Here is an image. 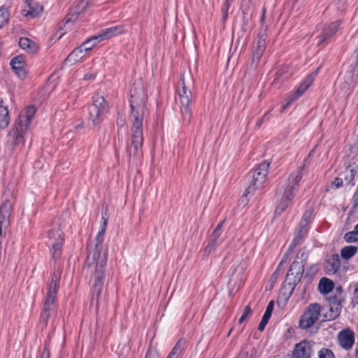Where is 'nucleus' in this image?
Returning <instances> with one entry per match:
<instances>
[{"instance_id":"1","label":"nucleus","mask_w":358,"mask_h":358,"mask_svg":"<svg viewBox=\"0 0 358 358\" xmlns=\"http://www.w3.org/2000/svg\"><path fill=\"white\" fill-rule=\"evenodd\" d=\"M130 97L131 137V142L127 145V153L129 159L136 162L140 159L143 155V122L147 99L141 80L134 83L130 90Z\"/></svg>"},{"instance_id":"2","label":"nucleus","mask_w":358,"mask_h":358,"mask_svg":"<svg viewBox=\"0 0 358 358\" xmlns=\"http://www.w3.org/2000/svg\"><path fill=\"white\" fill-rule=\"evenodd\" d=\"M106 230L100 229L96 236L97 244L95 250L90 253L87 258L88 273L93 280V294L98 299L101 296L104 285L105 266L107 262L106 252H101L99 245L103 241Z\"/></svg>"},{"instance_id":"3","label":"nucleus","mask_w":358,"mask_h":358,"mask_svg":"<svg viewBox=\"0 0 358 358\" xmlns=\"http://www.w3.org/2000/svg\"><path fill=\"white\" fill-rule=\"evenodd\" d=\"M307 166L306 160H304L303 165L299 168L297 171L290 175L287 184L282 185L278 187L276 192V210L279 211V213L285 211L291 204L294 197V192L298 189L299 182L303 176V171L306 169Z\"/></svg>"},{"instance_id":"4","label":"nucleus","mask_w":358,"mask_h":358,"mask_svg":"<svg viewBox=\"0 0 358 358\" xmlns=\"http://www.w3.org/2000/svg\"><path fill=\"white\" fill-rule=\"evenodd\" d=\"M62 269L58 268L51 274L50 282L47 285V292L45 296L43 312L41 315V322L47 327L48 320L56 315V299L59 288Z\"/></svg>"},{"instance_id":"5","label":"nucleus","mask_w":358,"mask_h":358,"mask_svg":"<svg viewBox=\"0 0 358 358\" xmlns=\"http://www.w3.org/2000/svg\"><path fill=\"white\" fill-rule=\"evenodd\" d=\"M36 109L34 106H29L23 110L19 115L17 121L15 122L8 136L18 141L22 137V134L29 128V124L33 120Z\"/></svg>"},{"instance_id":"6","label":"nucleus","mask_w":358,"mask_h":358,"mask_svg":"<svg viewBox=\"0 0 358 358\" xmlns=\"http://www.w3.org/2000/svg\"><path fill=\"white\" fill-rule=\"evenodd\" d=\"M322 307L317 303L309 304L301 315L299 327L303 330L313 327L321 317Z\"/></svg>"},{"instance_id":"7","label":"nucleus","mask_w":358,"mask_h":358,"mask_svg":"<svg viewBox=\"0 0 358 358\" xmlns=\"http://www.w3.org/2000/svg\"><path fill=\"white\" fill-rule=\"evenodd\" d=\"M64 242V235L59 226H55L48 231L47 244L50 248L53 259L60 257Z\"/></svg>"},{"instance_id":"8","label":"nucleus","mask_w":358,"mask_h":358,"mask_svg":"<svg viewBox=\"0 0 358 358\" xmlns=\"http://www.w3.org/2000/svg\"><path fill=\"white\" fill-rule=\"evenodd\" d=\"M109 110L108 104L104 97L96 95L93 97V103L89 108L90 118L94 125L101 122L103 115Z\"/></svg>"},{"instance_id":"9","label":"nucleus","mask_w":358,"mask_h":358,"mask_svg":"<svg viewBox=\"0 0 358 358\" xmlns=\"http://www.w3.org/2000/svg\"><path fill=\"white\" fill-rule=\"evenodd\" d=\"M269 165L268 162H263L254 170L251 185L246 190L248 193L255 189H262L264 187L266 180Z\"/></svg>"},{"instance_id":"10","label":"nucleus","mask_w":358,"mask_h":358,"mask_svg":"<svg viewBox=\"0 0 358 358\" xmlns=\"http://www.w3.org/2000/svg\"><path fill=\"white\" fill-rule=\"evenodd\" d=\"M267 34L265 31H261L257 35V41L252 48V64L257 67L266 48Z\"/></svg>"},{"instance_id":"11","label":"nucleus","mask_w":358,"mask_h":358,"mask_svg":"<svg viewBox=\"0 0 358 358\" xmlns=\"http://www.w3.org/2000/svg\"><path fill=\"white\" fill-rule=\"evenodd\" d=\"M315 75L311 74L307 76L296 90L289 94L286 99V104L282 107V110H285L294 101H296L312 85L313 83Z\"/></svg>"},{"instance_id":"12","label":"nucleus","mask_w":358,"mask_h":358,"mask_svg":"<svg viewBox=\"0 0 358 358\" xmlns=\"http://www.w3.org/2000/svg\"><path fill=\"white\" fill-rule=\"evenodd\" d=\"M12 212L13 203L10 200L6 199L0 206V236L2 235L3 230L9 227Z\"/></svg>"},{"instance_id":"13","label":"nucleus","mask_w":358,"mask_h":358,"mask_svg":"<svg viewBox=\"0 0 358 358\" xmlns=\"http://www.w3.org/2000/svg\"><path fill=\"white\" fill-rule=\"evenodd\" d=\"M10 65L19 78L25 79L28 73V66L22 56L18 55L13 58L10 60Z\"/></svg>"},{"instance_id":"14","label":"nucleus","mask_w":358,"mask_h":358,"mask_svg":"<svg viewBox=\"0 0 358 358\" xmlns=\"http://www.w3.org/2000/svg\"><path fill=\"white\" fill-rule=\"evenodd\" d=\"M189 84L185 83L184 77H182L178 83V96L182 106L189 105L192 101V94L189 88Z\"/></svg>"},{"instance_id":"15","label":"nucleus","mask_w":358,"mask_h":358,"mask_svg":"<svg viewBox=\"0 0 358 358\" xmlns=\"http://www.w3.org/2000/svg\"><path fill=\"white\" fill-rule=\"evenodd\" d=\"M341 21H335L324 25L322 29L321 34L317 36V45H320L325 41L331 38L338 30Z\"/></svg>"},{"instance_id":"16","label":"nucleus","mask_w":358,"mask_h":358,"mask_svg":"<svg viewBox=\"0 0 358 358\" xmlns=\"http://www.w3.org/2000/svg\"><path fill=\"white\" fill-rule=\"evenodd\" d=\"M338 341L341 348L345 350H350L352 348L355 342V334L350 329H345L338 334Z\"/></svg>"},{"instance_id":"17","label":"nucleus","mask_w":358,"mask_h":358,"mask_svg":"<svg viewBox=\"0 0 358 358\" xmlns=\"http://www.w3.org/2000/svg\"><path fill=\"white\" fill-rule=\"evenodd\" d=\"M311 352L312 349L309 342L303 340L295 345L292 358H310Z\"/></svg>"},{"instance_id":"18","label":"nucleus","mask_w":358,"mask_h":358,"mask_svg":"<svg viewBox=\"0 0 358 358\" xmlns=\"http://www.w3.org/2000/svg\"><path fill=\"white\" fill-rule=\"evenodd\" d=\"M123 26H115L100 31L99 34L94 37V39L99 40V41L108 39L113 36H117L124 33Z\"/></svg>"},{"instance_id":"19","label":"nucleus","mask_w":358,"mask_h":358,"mask_svg":"<svg viewBox=\"0 0 358 358\" xmlns=\"http://www.w3.org/2000/svg\"><path fill=\"white\" fill-rule=\"evenodd\" d=\"M304 266V262H299L295 259L288 270L287 278L293 277V280L294 282L299 281L303 274Z\"/></svg>"},{"instance_id":"20","label":"nucleus","mask_w":358,"mask_h":358,"mask_svg":"<svg viewBox=\"0 0 358 358\" xmlns=\"http://www.w3.org/2000/svg\"><path fill=\"white\" fill-rule=\"evenodd\" d=\"M27 8L23 10V13L27 17H36L43 11V7L33 0H25Z\"/></svg>"},{"instance_id":"21","label":"nucleus","mask_w":358,"mask_h":358,"mask_svg":"<svg viewBox=\"0 0 358 358\" xmlns=\"http://www.w3.org/2000/svg\"><path fill=\"white\" fill-rule=\"evenodd\" d=\"M308 233V227L303 224V222L299 224V229L289 245L290 252H293L294 248L301 244L302 239L306 236Z\"/></svg>"},{"instance_id":"22","label":"nucleus","mask_w":358,"mask_h":358,"mask_svg":"<svg viewBox=\"0 0 358 358\" xmlns=\"http://www.w3.org/2000/svg\"><path fill=\"white\" fill-rule=\"evenodd\" d=\"M10 123V115L8 106L0 100V128L6 129Z\"/></svg>"},{"instance_id":"23","label":"nucleus","mask_w":358,"mask_h":358,"mask_svg":"<svg viewBox=\"0 0 358 358\" xmlns=\"http://www.w3.org/2000/svg\"><path fill=\"white\" fill-rule=\"evenodd\" d=\"M19 46L29 53H34L38 50L36 44L28 38H21L19 40Z\"/></svg>"},{"instance_id":"24","label":"nucleus","mask_w":358,"mask_h":358,"mask_svg":"<svg viewBox=\"0 0 358 358\" xmlns=\"http://www.w3.org/2000/svg\"><path fill=\"white\" fill-rule=\"evenodd\" d=\"M334 287V282L327 278H322L320 279L318 285V289L322 294L330 293Z\"/></svg>"},{"instance_id":"25","label":"nucleus","mask_w":358,"mask_h":358,"mask_svg":"<svg viewBox=\"0 0 358 358\" xmlns=\"http://www.w3.org/2000/svg\"><path fill=\"white\" fill-rule=\"evenodd\" d=\"M85 55L86 54L81 49L76 48L66 57V62L70 64H75L85 57Z\"/></svg>"},{"instance_id":"26","label":"nucleus","mask_w":358,"mask_h":358,"mask_svg":"<svg viewBox=\"0 0 358 358\" xmlns=\"http://www.w3.org/2000/svg\"><path fill=\"white\" fill-rule=\"evenodd\" d=\"M358 251V247L348 245L343 247L341 250V256L343 259L348 260L352 258Z\"/></svg>"},{"instance_id":"27","label":"nucleus","mask_w":358,"mask_h":358,"mask_svg":"<svg viewBox=\"0 0 358 358\" xmlns=\"http://www.w3.org/2000/svg\"><path fill=\"white\" fill-rule=\"evenodd\" d=\"M342 309V305L338 303H333L329 305V313L325 315V319L327 320H331L336 319L341 314Z\"/></svg>"},{"instance_id":"28","label":"nucleus","mask_w":358,"mask_h":358,"mask_svg":"<svg viewBox=\"0 0 358 358\" xmlns=\"http://www.w3.org/2000/svg\"><path fill=\"white\" fill-rule=\"evenodd\" d=\"M327 263L330 266L328 268L329 273H335L340 268V259L338 255H332L327 260Z\"/></svg>"},{"instance_id":"29","label":"nucleus","mask_w":358,"mask_h":358,"mask_svg":"<svg viewBox=\"0 0 358 358\" xmlns=\"http://www.w3.org/2000/svg\"><path fill=\"white\" fill-rule=\"evenodd\" d=\"M329 305H331L333 303H338L342 305L343 301V297L342 295V288L338 287L336 288V293L333 295H330L328 297Z\"/></svg>"},{"instance_id":"30","label":"nucleus","mask_w":358,"mask_h":358,"mask_svg":"<svg viewBox=\"0 0 358 358\" xmlns=\"http://www.w3.org/2000/svg\"><path fill=\"white\" fill-rule=\"evenodd\" d=\"M184 344V340H179L172 349L171 352H170L167 358H180V356L182 352V346Z\"/></svg>"},{"instance_id":"31","label":"nucleus","mask_w":358,"mask_h":358,"mask_svg":"<svg viewBox=\"0 0 358 358\" xmlns=\"http://www.w3.org/2000/svg\"><path fill=\"white\" fill-rule=\"evenodd\" d=\"M182 121L184 124H189L192 117V113L189 105L182 106L180 108Z\"/></svg>"},{"instance_id":"32","label":"nucleus","mask_w":358,"mask_h":358,"mask_svg":"<svg viewBox=\"0 0 358 358\" xmlns=\"http://www.w3.org/2000/svg\"><path fill=\"white\" fill-rule=\"evenodd\" d=\"M99 42V40L94 39V37L89 41L84 42L80 47H78L81 50H83L85 54L90 51L96 44Z\"/></svg>"},{"instance_id":"33","label":"nucleus","mask_w":358,"mask_h":358,"mask_svg":"<svg viewBox=\"0 0 358 358\" xmlns=\"http://www.w3.org/2000/svg\"><path fill=\"white\" fill-rule=\"evenodd\" d=\"M9 20V12L5 7L0 8V29L8 23Z\"/></svg>"},{"instance_id":"34","label":"nucleus","mask_w":358,"mask_h":358,"mask_svg":"<svg viewBox=\"0 0 358 358\" xmlns=\"http://www.w3.org/2000/svg\"><path fill=\"white\" fill-rule=\"evenodd\" d=\"M344 240L347 243H354L358 241V234L354 229L353 231L346 233L344 236Z\"/></svg>"},{"instance_id":"35","label":"nucleus","mask_w":358,"mask_h":358,"mask_svg":"<svg viewBox=\"0 0 358 358\" xmlns=\"http://www.w3.org/2000/svg\"><path fill=\"white\" fill-rule=\"evenodd\" d=\"M313 217V210H307L302 217V220L300 222H303V224H306V227H308V224L310 222Z\"/></svg>"},{"instance_id":"36","label":"nucleus","mask_w":358,"mask_h":358,"mask_svg":"<svg viewBox=\"0 0 358 358\" xmlns=\"http://www.w3.org/2000/svg\"><path fill=\"white\" fill-rule=\"evenodd\" d=\"M252 309L249 305L246 306L241 317L238 320L240 324L243 323L248 317L252 315Z\"/></svg>"},{"instance_id":"37","label":"nucleus","mask_w":358,"mask_h":358,"mask_svg":"<svg viewBox=\"0 0 358 358\" xmlns=\"http://www.w3.org/2000/svg\"><path fill=\"white\" fill-rule=\"evenodd\" d=\"M223 223H224V221H222L221 222H220L217 224V226L215 227L213 232L212 233L211 238L217 240V241L218 240V238H220L221 233H222V228L223 226Z\"/></svg>"},{"instance_id":"38","label":"nucleus","mask_w":358,"mask_h":358,"mask_svg":"<svg viewBox=\"0 0 358 358\" xmlns=\"http://www.w3.org/2000/svg\"><path fill=\"white\" fill-rule=\"evenodd\" d=\"M319 358H335L333 352L327 348L319 351Z\"/></svg>"},{"instance_id":"39","label":"nucleus","mask_w":358,"mask_h":358,"mask_svg":"<svg viewBox=\"0 0 358 358\" xmlns=\"http://www.w3.org/2000/svg\"><path fill=\"white\" fill-rule=\"evenodd\" d=\"M271 317V315H267L266 313L264 314L262 318V320L260 322V323L259 324V326H258V329L261 331H263L265 329V327L266 326V324H268V322L269 320Z\"/></svg>"},{"instance_id":"40","label":"nucleus","mask_w":358,"mask_h":358,"mask_svg":"<svg viewBox=\"0 0 358 358\" xmlns=\"http://www.w3.org/2000/svg\"><path fill=\"white\" fill-rule=\"evenodd\" d=\"M300 259L301 261L299 262H304L306 264V260L308 259V254L303 250H300L296 257V259Z\"/></svg>"},{"instance_id":"41","label":"nucleus","mask_w":358,"mask_h":358,"mask_svg":"<svg viewBox=\"0 0 358 358\" xmlns=\"http://www.w3.org/2000/svg\"><path fill=\"white\" fill-rule=\"evenodd\" d=\"M102 223L101 224L100 229L106 230L107 224H108V216H107V209L103 213L102 215Z\"/></svg>"},{"instance_id":"42","label":"nucleus","mask_w":358,"mask_h":358,"mask_svg":"<svg viewBox=\"0 0 358 358\" xmlns=\"http://www.w3.org/2000/svg\"><path fill=\"white\" fill-rule=\"evenodd\" d=\"M349 171H350L349 184L351 186H354L355 185L354 180H355V175H356V171L354 169H350Z\"/></svg>"},{"instance_id":"43","label":"nucleus","mask_w":358,"mask_h":358,"mask_svg":"<svg viewBox=\"0 0 358 358\" xmlns=\"http://www.w3.org/2000/svg\"><path fill=\"white\" fill-rule=\"evenodd\" d=\"M331 185L335 188H339L343 185V180L340 178H336L332 181Z\"/></svg>"},{"instance_id":"44","label":"nucleus","mask_w":358,"mask_h":358,"mask_svg":"<svg viewBox=\"0 0 358 358\" xmlns=\"http://www.w3.org/2000/svg\"><path fill=\"white\" fill-rule=\"evenodd\" d=\"M318 271V268L317 265H312L310 266L307 271L308 275H315Z\"/></svg>"},{"instance_id":"45","label":"nucleus","mask_w":358,"mask_h":358,"mask_svg":"<svg viewBox=\"0 0 358 358\" xmlns=\"http://www.w3.org/2000/svg\"><path fill=\"white\" fill-rule=\"evenodd\" d=\"M273 306H274L273 301H270L266 307V311L264 313L271 316V313L273 310Z\"/></svg>"},{"instance_id":"46","label":"nucleus","mask_w":358,"mask_h":358,"mask_svg":"<svg viewBox=\"0 0 358 358\" xmlns=\"http://www.w3.org/2000/svg\"><path fill=\"white\" fill-rule=\"evenodd\" d=\"M215 249L213 248V247H211L210 245H207L204 250H203V253L205 255L208 256L209 255L212 251H213Z\"/></svg>"},{"instance_id":"47","label":"nucleus","mask_w":358,"mask_h":358,"mask_svg":"<svg viewBox=\"0 0 358 358\" xmlns=\"http://www.w3.org/2000/svg\"><path fill=\"white\" fill-rule=\"evenodd\" d=\"M145 358H158V357L155 351L148 350L146 353Z\"/></svg>"},{"instance_id":"48","label":"nucleus","mask_w":358,"mask_h":358,"mask_svg":"<svg viewBox=\"0 0 358 358\" xmlns=\"http://www.w3.org/2000/svg\"><path fill=\"white\" fill-rule=\"evenodd\" d=\"M292 252H290L289 249L288 250V253L285 254L284 255V257H282L280 264H286L287 262L289 260V255L290 254L292 253Z\"/></svg>"},{"instance_id":"49","label":"nucleus","mask_w":358,"mask_h":358,"mask_svg":"<svg viewBox=\"0 0 358 358\" xmlns=\"http://www.w3.org/2000/svg\"><path fill=\"white\" fill-rule=\"evenodd\" d=\"M50 357V351L48 348H45L43 351L41 358H49Z\"/></svg>"},{"instance_id":"50","label":"nucleus","mask_w":358,"mask_h":358,"mask_svg":"<svg viewBox=\"0 0 358 358\" xmlns=\"http://www.w3.org/2000/svg\"><path fill=\"white\" fill-rule=\"evenodd\" d=\"M217 240H215V239H213L210 238V241L208 243V245H210L211 247H213V248H215L216 246L217 245Z\"/></svg>"},{"instance_id":"51","label":"nucleus","mask_w":358,"mask_h":358,"mask_svg":"<svg viewBox=\"0 0 358 358\" xmlns=\"http://www.w3.org/2000/svg\"><path fill=\"white\" fill-rule=\"evenodd\" d=\"M229 5L227 3L225 6L222 8V13H228Z\"/></svg>"},{"instance_id":"52","label":"nucleus","mask_w":358,"mask_h":358,"mask_svg":"<svg viewBox=\"0 0 358 358\" xmlns=\"http://www.w3.org/2000/svg\"><path fill=\"white\" fill-rule=\"evenodd\" d=\"M265 15H266V8H263V10H262V17H261V21L263 22L265 19Z\"/></svg>"},{"instance_id":"53","label":"nucleus","mask_w":358,"mask_h":358,"mask_svg":"<svg viewBox=\"0 0 358 358\" xmlns=\"http://www.w3.org/2000/svg\"><path fill=\"white\" fill-rule=\"evenodd\" d=\"M355 292L356 298H357V303H358V287L355 289Z\"/></svg>"},{"instance_id":"54","label":"nucleus","mask_w":358,"mask_h":358,"mask_svg":"<svg viewBox=\"0 0 358 358\" xmlns=\"http://www.w3.org/2000/svg\"><path fill=\"white\" fill-rule=\"evenodd\" d=\"M69 24H71V21H70V20L69 19V20H66L65 21V22L64 23V26H66V25H69Z\"/></svg>"},{"instance_id":"55","label":"nucleus","mask_w":358,"mask_h":358,"mask_svg":"<svg viewBox=\"0 0 358 358\" xmlns=\"http://www.w3.org/2000/svg\"><path fill=\"white\" fill-rule=\"evenodd\" d=\"M227 17V13L225 12L224 13H223V19L226 20Z\"/></svg>"},{"instance_id":"56","label":"nucleus","mask_w":358,"mask_h":358,"mask_svg":"<svg viewBox=\"0 0 358 358\" xmlns=\"http://www.w3.org/2000/svg\"><path fill=\"white\" fill-rule=\"evenodd\" d=\"M358 234V224L355 227V229H354Z\"/></svg>"},{"instance_id":"57","label":"nucleus","mask_w":358,"mask_h":358,"mask_svg":"<svg viewBox=\"0 0 358 358\" xmlns=\"http://www.w3.org/2000/svg\"><path fill=\"white\" fill-rule=\"evenodd\" d=\"M356 358H358V349L356 351Z\"/></svg>"},{"instance_id":"58","label":"nucleus","mask_w":358,"mask_h":358,"mask_svg":"<svg viewBox=\"0 0 358 358\" xmlns=\"http://www.w3.org/2000/svg\"><path fill=\"white\" fill-rule=\"evenodd\" d=\"M243 268H243V266H241V272H243Z\"/></svg>"}]
</instances>
